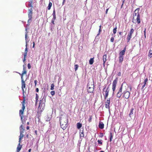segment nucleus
<instances>
[{
	"instance_id": "f257e3e1",
	"label": "nucleus",
	"mask_w": 152,
	"mask_h": 152,
	"mask_svg": "<svg viewBox=\"0 0 152 152\" xmlns=\"http://www.w3.org/2000/svg\"><path fill=\"white\" fill-rule=\"evenodd\" d=\"M60 121L61 128L64 130L66 128L67 125V118L65 115H62L60 117Z\"/></svg>"
},
{
	"instance_id": "f03ea898",
	"label": "nucleus",
	"mask_w": 152,
	"mask_h": 152,
	"mask_svg": "<svg viewBox=\"0 0 152 152\" xmlns=\"http://www.w3.org/2000/svg\"><path fill=\"white\" fill-rule=\"evenodd\" d=\"M132 87L127 85L124 86H123V97L126 99H128L130 95V93L129 90H131Z\"/></svg>"
},
{
	"instance_id": "7ed1b4c3",
	"label": "nucleus",
	"mask_w": 152,
	"mask_h": 152,
	"mask_svg": "<svg viewBox=\"0 0 152 152\" xmlns=\"http://www.w3.org/2000/svg\"><path fill=\"white\" fill-rule=\"evenodd\" d=\"M94 85L92 82L89 83L88 84L87 90L88 93H91L94 90Z\"/></svg>"
},
{
	"instance_id": "20e7f679",
	"label": "nucleus",
	"mask_w": 152,
	"mask_h": 152,
	"mask_svg": "<svg viewBox=\"0 0 152 152\" xmlns=\"http://www.w3.org/2000/svg\"><path fill=\"white\" fill-rule=\"evenodd\" d=\"M109 91V89L108 87H107V88H106L105 87L103 88V94L104 96L105 99H106L108 97Z\"/></svg>"
},
{
	"instance_id": "39448f33",
	"label": "nucleus",
	"mask_w": 152,
	"mask_h": 152,
	"mask_svg": "<svg viewBox=\"0 0 152 152\" xmlns=\"http://www.w3.org/2000/svg\"><path fill=\"white\" fill-rule=\"evenodd\" d=\"M25 102V101H24L23 103H22V109L21 110H20L19 111V114L20 115L21 117V120H22V122H23V121L22 120L23 118V112L24 110V109H25V106H24V103Z\"/></svg>"
},
{
	"instance_id": "423d86ee",
	"label": "nucleus",
	"mask_w": 152,
	"mask_h": 152,
	"mask_svg": "<svg viewBox=\"0 0 152 152\" xmlns=\"http://www.w3.org/2000/svg\"><path fill=\"white\" fill-rule=\"evenodd\" d=\"M132 22L134 23H137L139 24L140 22V16L135 17H133L132 19Z\"/></svg>"
},
{
	"instance_id": "0eeeda50",
	"label": "nucleus",
	"mask_w": 152,
	"mask_h": 152,
	"mask_svg": "<svg viewBox=\"0 0 152 152\" xmlns=\"http://www.w3.org/2000/svg\"><path fill=\"white\" fill-rule=\"evenodd\" d=\"M117 82V79H115L113 82L112 85V90L114 92L115 89V88Z\"/></svg>"
},
{
	"instance_id": "6e6552de",
	"label": "nucleus",
	"mask_w": 152,
	"mask_h": 152,
	"mask_svg": "<svg viewBox=\"0 0 152 152\" xmlns=\"http://www.w3.org/2000/svg\"><path fill=\"white\" fill-rule=\"evenodd\" d=\"M139 9H137L135 10L133 14V18L135 17L139 16H140L139 13Z\"/></svg>"
},
{
	"instance_id": "1a4fd4ad",
	"label": "nucleus",
	"mask_w": 152,
	"mask_h": 152,
	"mask_svg": "<svg viewBox=\"0 0 152 152\" xmlns=\"http://www.w3.org/2000/svg\"><path fill=\"white\" fill-rule=\"evenodd\" d=\"M25 40H26V47H27V43L28 42L29 39V37L27 36V32L26 31L25 32Z\"/></svg>"
},
{
	"instance_id": "9d476101",
	"label": "nucleus",
	"mask_w": 152,
	"mask_h": 152,
	"mask_svg": "<svg viewBox=\"0 0 152 152\" xmlns=\"http://www.w3.org/2000/svg\"><path fill=\"white\" fill-rule=\"evenodd\" d=\"M123 91V86H122L120 88V90H119L118 92V94L117 95V96L118 98L120 97L122 94V92Z\"/></svg>"
},
{
	"instance_id": "9b49d317",
	"label": "nucleus",
	"mask_w": 152,
	"mask_h": 152,
	"mask_svg": "<svg viewBox=\"0 0 152 152\" xmlns=\"http://www.w3.org/2000/svg\"><path fill=\"white\" fill-rule=\"evenodd\" d=\"M32 9H31L30 10H29V13L28 15L29 19L28 20V22L29 21L31 20V15L32 14Z\"/></svg>"
},
{
	"instance_id": "f8f14e48",
	"label": "nucleus",
	"mask_w": 152,
	"mask_h": 152,
	"mask_svg": "<svg viewBox=\"0 0 152 152\" xmlns=\"http://www.w3.org/2000/svg\"><path fill=\"white\" fill-rule=\"evenodd\" d=\"M110 99H107L105 102V107L106 108H109V105H110Z\"/></svg>"
},
{
	"instance_id": "ddd939ff",
	"label": "nucleus",
	"mask_w": 152,
	"mask_h": 152,
	"mask_svg": "<svg viewBox=\"0 0 152 152\" xmlns=\"http://www.w3.org/2000/svg\"><path fill=\"white\" fill-rule=\"evenodd\" d=\"M22 79V88L23 91H24V88H25V84L24 81L22 77H21Z\"/></svg>"
},
{
	"instance_id": "4468645a",
	"label": "nucleus",
	"mask_w": 152,
	"mask_h": 152,
	"mask_svg": "<svg viewBox=\"0 0 152 152\" xmlns=\"http://www.w3.org/2000/svg\"><path fill=\"white\" fill-rule=\"evenodd\" d=\"M126 51V48H125L124 50L121 51L119 53V56H122L124 55Z\"/></svg>"
},
{
	"instance_id": "2eb2a0df",
	"label": "nucleus",
	"mask_w": 152,
	"mask_h": 152,
	"mask_svg": "<svg viewBox=\"0 0 152 152\" xmlns=\"http://www.w3.org/2000/svg\"><path fill=\"white\" fill-rule=\"evenodd\" d=\"M20 142H19V143H18V145L17 148V151L16 152H19L21 148L22 145H20Z\"/></svg>"
},
{
	"instance_id": "dca6fc26",
	"label": "nucleus",
	"mask_w": 152,
	"mask_h": 152,
	"mask_svg": "<svg viewBox=\"0 0 152 152\" xmlns=\"http://www.w3.org/2000/svg\"><path fill=\"white\" fill-rule=\"evenodd\" d=\"M23 137V134L22 132L21 131V128L20 129V135L19 139V142H20L21 140Z\"/></svg>"
},
{
	"instance_id": "f3484780",
	"label": "nucleus",
	"mask_w": 152,
	"mask_h": 152,
	"mask_svg": "<svg viewBox=\"0 0 152 152\" xmlns=\"http://www.w3.org/2000/svg\"><path fill=\"white\" fill-rule=\"evenodd\" d=\"M107 55L106 54H105L104 55H103V65L104 66V64L107 60Z\"/></svg>"
},
{
	"instance_id": "a211bd4d",
	"label": "nucleus",
	"mask_w": 152,
	"mask_h": 152,
	"mask_svg": "<svg viewBox=\"0 0 152 152\" xmlns=\"http://www.w3.org/2000/svg\"><path fill=\"white\" fill-rule=\"evenodd\" d=\"M26 73V68L23 65V73L21 74V77H23V75H24Z\"/></svg>"
},
{
	"instance_id": "6ab92c4d",
	"label": "nucleus",
	"mask_w": 152,
	"mask_h": 152,
	"mask_svg": "<svg viewBox=\"0 0 152 152\" xmlns=\"http://www.w3.org/2000/svg\"><path fill=\"white\" fill-rule=\"evenodd\" d=\"M148 56L150 58L152 57V50H149Z\"/></svg>"
},
{
	"instance_id": "aec40b11",
	"label": "nucleus",
	"mask_w": 152,
	"mask_h": 152,
	"mask_svg": "<svg viewBox=\"0 0 152 152\" xmlns=\"http://www.w3.org/2000/svg\"><path fill=\"white\" fill-rule=\"evenodd\" d=\"M80 131V137L81 138H83L84 137V133L83 131H82V132H81V130Z\"/></svg>"
},
{
	"instance_id": "412c9836",
	"label": "nucleus",
	"mask_w": 152,
	"mask_h": 152,
	"mask_svg": "<svg viewBox=\"0 0 152 152\" xmlns=\"http://www.w3.org/2000/svg\"><path fill=\"white\" fill-rule=\"evenodd\" d=\"M99 127L101 129H102L104 127V124L100 122L99 124Z\"/></svg>"
},
{
	"instance_id": "4be33fe9",
	"label": "nucleus",
	"mask_w": 152,
	"mask_h": 152,
	"mask_svg": "<svg viewBox=\"0 0 152 152\" xmlns=\"http://www.w3.org/2000/svg\"><path fill=\"white\" fill-rule=\"evenodd\" d=\"M82 124L79 123H78L77 124V127L78 129H80L82 127Z\"/></svg>"
},
{
	"instance_id": "5701e85b",
	"label": "nucleus",
	"mask_w": 152,
	"mask_h": 152,
	"mask_svg": "<svg viewBox=\"0 0 152 152\" xmlns=\"http://www.w3.org/2000/svg\"><path fill=\"white\" fill-rule=\"evenodd\" d=\"M123 56H119V61L120 63H122L123 60Z\"/></svg>"
},
{
	"instance_id": "b1692460",
	"label": "nucleus",
	"mask_w": 152,
	"mask_h": 152,
	"mask_svg": "<svg viewBox=\"0 0 152 152\" xmlns=\"http://www.w3.org/2000/svg\"><path fill=\"white\" fill-rule=\"evenodd\" d=\"M94 58H91L89 61V63L91 65L92 64L94 63Z\"/></svg>"
},
{
	"instance_id": "393cba45",
	"label": "nucleus",
	"mask_w": 152,
	"mask_h": 152,
	"mask_svg": "<svg viewBox=\"0 0 152 152\" xmlns=\"http://www.w3.org/2000/svg\"><path fill=\"white\" fill-rule=\"evenodd\" d=\"M27 46L26 47V48L25 50L24 53V56H26L27 54Z\"/></svg>"
},
{
	"instance_id": "a878e982",
	"label": "nucleus",
	"mask_w": 152,
	"mask_h": 152,
	"mask_svg": "<svg viewBox=\"0 0 152 152\" xmlns=\"http://www.w3.org/2000/svg\"><path fill=\"white\" fill-rule=\"evenodd\" d=\"M133 110H134V109L132 108L130 110V113L129 115V116H130V117H131V115H132L133 114Z\"/></svg>"
},
{
	"instance_id": "bb28decb",
	"label": "nucleus",
	"mask_w": 152,
	"mask_h": 152,
	"mask_svg": "<svg viewBox=\"0 0 152 152\" xmlns=\"http://www.w3.org/2000/svg\"><path fill=\"white\" fill-rule=\"evenodd\" d=\"M52 3L50 2L48 6L47 7V8L48 9V10H50V9L51 7L52 6Z\"/></svg>"
},
{
	"instance_id": "cd10ccee",
	"label": "nucleus",
	"mask_w": 152,
	"mask_h": 152,
	"mask_svg": "<svg viewBox=\"0 0 152 152\" xmlns=\"http://www.w3.org/2000/svg\"><path fill=\"white\" fill-rule=\"evenodd\" d=\"M134 31V30L133 28H132L131 29V30L130 31V33L128 34L129 35H130L132 36V34L133 32Z\"/></svg>"
},
{
	"instance_id": "c85d7f7f",
	"label": "nucleus",
	"mask_w": 152,
	"mask_h": 152,
	"mask_svg": "<svg viewBox=\"0 0 152 152\" xmlns=\"http://www.w3.org/2000/svg\"><path fill=\"white\" fill-rule=\"evenodd\" d=\"M117 29V26H116L113 29V33L114 34H115L116 32Z\"/></svg>"
},
{
	"instance_id": "c756f323",
	"label": "nucleus",
	"mask_w": 152,
	"mask_h": 152,
	"mask_svg": "<svg viewBox=\"0 0 152 152\" xmlns=\"http://www.w3.org/2000/svg\"><path fill=\"white\" fill-rule=\"evenodd\" d=\"M132 37V36L128 34V37H127V39L128 40V42H129L130 39Z\"/></svg>"
},
{
	"instance_id": "7c9ffc66",
	"label": "nucleus",
	"mask_w": 152,
	"mask_h": 152,
	"mask_svg": "<svg viewBox=\"0 0 152 152\" xmlns=\"http://www.w3.org/2000/svg\"><path fill=\"white\" fill-rule=\"evenodd\" d=\"M51 117L50 116L49 117L48 116H47L46 118V120L47 121H49L50 120Z\"/></svg>"
},
{
	"instance_id": "2f4dec72",
	"label": "nucleus",
	"mask_w": 152,
	"mask_h": 152,
	"mask_svg": "<svg viewBox=\"0 0 152 152\" xmlns=\"http://www.w3.org/2000/svg\"><path fill=\"white\" fill-rule=\"evenodd\" d=\"M54 85L53 84H52L51 85L50 89L51 90H53L54 89Z\"/></svg>"
},
{
	"instance_id": "473e14b6",
	"label": "nucleus",
	"mask_w": 152,
	"mask_h": 152,
	"mask_svg": "<svg viewBox=\"0 0 152 152\" xmlns=\"http://www.w3.org/2000/svg\"><path fill=\"white\" fill-rule=\"evenodd\" d=\"M78 67V66L77 65L75 64V71L77 70Z\"/></svg>"
},
{
	"instance_id": "72a5a7b5",
	"label": "nucleus",
	"mask_w": 152,
	"mask_h": 152,
	"mask_svg": "<svg viewBox=\"0 0 152 152\" xmlns=\"http://www.w3.org/2000/svg\"><path fill=\"white\" fill-rule=\"evenodd\" d=\"M53 17L54 18H56V15L55 14V10H54L53 11Z\"/></svg>"
},
{
	"instance_id": "f704fd0d",
	"label": "nucleus",
	"mask_w": 152,
	"mask_h": 152,
	"mask_svg": "<svg viewBox=\"0 0 152 152\" xmlns=\"http://www.w3.org/2000/svg\"><path fill=\"white\" fill-rule=\"evenodd\" d=\"M23 125H21V126H20V129L21 127V131L22 132V133H23V130H24V129H23Z\"/></svg>"
},
{
	"instance_id": "c9c22d12",
	"label": "nucleus",
	"mask_w": 152,
	"mask_h": 152,
	"mask_svg": "<svg viewBox=\"0 0 152 152\" xmlns=\"http://www.w3.org/2000/svg\"><path fill=\"white\" fill-rule=\"evenodd\" d=\"M56 18H54V17H53L52 20V23H53V24H54V21H55V20L56 19Z\"/></svg>"
},
{
	"instance_id": "e433bc0d",
	"label": "nucleus",
	"mask_w": 152,
	"mask_h": 152,
	"mask_svg": "<svg viewBox=\"0 0 152 152\" xmlns=\"http://www.w3.org/2000/svg\"><path fill=\"white\" fill-rule=\"evenodd\" d=\"M50 94L52 95L53 96L55 94V92L54 91H52L51 92Z\"/></svg>"
},
{
	"instance_id": "4c0bfd02",
	"label": "nucleus",
	"mask_w": 152,
	"mask_h": 152,
	"mask_svg": "<svg viewBox=\"0 0 152 152\" xmlns=\"http://www.w3.org/2000/svg\"><path fill=\"white\" fill-rule=\"evenodd\" d=\"M97 142H98L99 144H102V140H98L97 141Z\"/></svg>"
},
{
	"instance_id": "58836bf2",
	"label": "nucleus",
	"mask_w": 152,
	"mask_h": 152,
	"mask_svg": "<svg viewBox=\"0 0 152 152\" xmlns=\"http://www.w3.org/2000/svg\"><path fill=\"white\" fill-rule=\"evenodd\" d=\"M148 80L147 79H145V80L144 81V84H145V85L146 84V83L147 82V81H148Z\"/></svg>"
},
{
	"instance_id": "ea45409f",
	"label": "nucleus",
	"mask_w": 152,
	"mask_h": 152,
	"mask_svg": "<svg viewBox=\"0 0 152 152\" xmlns=\"http://www.w3.org/2000/svg\"><path fill=\"white\" fill-rule=\"evenodd\" d=\"M101 26H99L100 28H99V33L98 34H97V36L99 35V34L100 32L101 31Z\"/></svg>"
},
{
	"instance_id": "a19ab883",
	"label": "nucleus",
	"mask_w": 152,
	"mask_h": 152,
	"mask_svg": "<svg viewBox=\"0 0 152 152\" xmlns=\"http://www.w3.org/2000/svg\"><path fill=\"white\" fill-rule=\"evenodd\" d=\"M28 69H30L31 68V65L30 64H28Z\"/></svg>"
},
{
	"instance_id": "79ce46f5",
	"label": "nucleus",
	"mask_w": 152,
	"mask_h": 152,
	"mask_svg": "<svg viewBox=\"0 0 152 152\" xmlns=\"http://www.w3.org/2000/svg\"><path fill=\"white\" fill-rule=\"evenodd\" d=\"M114 38L113 37H112L110 39V41L112 42H113Z\"/></svg>"
},
{
	"instance_id": "37998d69",
	"label": "nucleus",
	"mask_w": 152,
	"mask_h": 152,
	"mask_svg": "<svg viewBox=\"0 0 152 152\" xmlns=\"http://www.w3.org/2000/svg\"><path fill=\"white\" fill-rule=\"evenodd\" d=\"M110 134H111V136H110V141H112V138H113V136L112 135V134L111 133H110Z\"/></svg>"
},
{
	"instance_id": "c03bdc74",
	"label": "nucleus",
	"mask_w": 152,
	"mask_h": 152,
	"mask_svg": "<svg viewBox=\"0 0 152 152\" xmlns=\"http://www.w3.org/2000/svg\"><path fill=\"white\" fill-rule=\"evenodd\" d=\"M92 118L91 116L90 117V118L88 119V121L89 122H91V121Z\"/></svg>"
},
{
	"instance_id": "a18cd8bd",
	"label": "nucleus",
	"mask_w": 152,
	"mask_h": 152,
	"mask_svg": "<svg viewBox=\"0 0 152 152\" xmlns=\"http://www.w3.org/2000/svg\"><path fill=\"white\" fill-rule=\"evenodd\" d=\"M26 56H24V58H23V62H24V61H25L26 60Z\"/></svg>"
},
{
	"instance_id": "49530a36",
	"label": "nucleus",
	"mask_w": 152,
	"mask_h": 152,
	"mask_svg": "<svg viewBox=\"0 0 152 152\" xmlns=\"http://www.w3.org/2000/svg\"><path fill=\"white\" fill-rule=\"evenodd\" d=\"M34 83L35 84V86H36V85L37 83V81L36 80H35L34 81Z\"/></svg>"
},
{
	"instance_id": "de8ad7c7",
	"label": "nucleus",
	"mask_w": 152,
	"mask_h": 152,
	"mask_svg": "<svg viewBox=\"0 0 152 152\" xmlns=\"http://www.w3.org/2000/svg\"><path fill=\"white\" fill-rule=\"evenodd\" d=\"M38 95L37 94H36V99L37 100L38 99Z\"/></svg>"
},
{
	"instance_id": "09e8293b",
	"label": "nucleus",
	"mask_w": 152,
	"mask_h": 152,
	"mask_svg": "<svg viewBox=\"0 0 152 152\" xmlns=\"http://www.w3.org/2000/svg\"><path fill=\"white\" fill-rule=\"evenodd\" d=\"M104 136V135H103V133H101V134H100V137H102L103 136Z\"/></svg>"
},
{
	"instance_id": "8fccbe9b",
	"label": "nucleus",
	"mask_w": 152,
	"mask_h": 152,
	"mask_svg": "<svg viewBox=\"0 0 152 152\" xmlns=\"http://www.w3.org/2000/svg\"><path fill=\"white\" fill-rule=\"evenodd\" d=\"M145 31H146V28L145 29V31H144V35H145V37H146V36H145Z\"/></svg>"
},
{
	"instance_id": "3c124183",
	"label": "nucleus",
	"mask_w": 152,
	"mask_h": 152,
	"mask_svg": "<svg viewBox=\"0 0 152 152\" xmlns=\"http://www.w3.org/2000/svg\"><path fill=\"white\" fill-rule=\"evenodd\" d=\"M36 91L37 92H38L39 91V89L38 88H37L36 89Z\"/></svg>"
},
{
	"instance_id": "603ef678",
	"label": "nucleus",
	"mask_w": 152,
	"mask_h": 152,
	"mask_svg": "<svg viewBox=\"0 0 152 152\" xmlns=\"http://www.w3.org/2000/svg\"><path fill=\"white\" fill-rule=\"evenodd\" d=\"M108 9H106V14H107V12H108Z\"/></svg>"
},
{
	"instance_id": "864d4df0",
	"label": "nucleus",
	"mask_w": 152,
	"mask_h": 152,
	"mask_svg": "<svg viewBox=\"0 0 152 152\" xmlns=\"http://www.w3.org/2000/svg\"><path fill=\"white\" fill-rule=\"evenodd\" d=\"M145 84H144V85L142 86V88H144L145 87Z\"/></svg>"
},
{
	"instance_id": "5fc2aeb1",
	"label": "nucleus",
	"mask_w": 152,
	"mask_h": 152,
	"mask_svg": "<svg viewBox=\"0 0 152 152\" xmlns=\"http://www.w3.org/2000/svg\"><path fill=\"white\" fill-rule=\"evenodd\" d=\"M31 149H29V150H28V151L29 152H31Z\"/></svg>"
},
{
	"instance_id": "6e6d98bb",
	"label": "nucleus",
	"mask_w": 152,
	"mask_h": 152,
	"mask_svg": "<svg viewBox=\"0 0 152 152\" xmlns=\"http://www.w3.org/2000/svg\"><path fill=\"white\" fill-rule=\"evenodd\" d=\"M34 44H34V42H33V48H34Z\"/></svg>"
},
{
	"instance_id": "4d7b16f0",
	"label": "nucleus",
	"mask_w": 152,
	"mask_h": 152,
	"mask_svg": "<svg viewBox=\"0 0 152 152\" xmlns=\"http://www.w3.org/2000/svg\"><path fill=\"white\" fill-rule=\"evenodd\" d=\"M26 129H29V126H27V127H26Z\"/></svg>"
},
{
	"instance_id": "13d9d810",
	"label": "nucleus",
	"mask_w": 152,
	"mask_h": 152,
	"mask_svg": "<svg viewBox=\"0 0 152 152\" xmlns=\"http://www.w3.org/2000/svg\"><path fill=\"white\" fill-rule=\"evenodd\" d=\"M65 1V0H63V4H64V3Z\"/></svg>"
},
{
	"instance_id": "bf43d9fd",
	"label": "nucleus",
	"mask_w": 152,
	"mask_h": 152,
	"mask_svg": "<svg viewBox=\"0 0 152 152\" xmlns=\"http://www.w3.org/2000/svg\"><path fill=\"white\" fill-rule=\"evenodd\" d=\"M119 34L121 35V32H119Z\"/></svg>"
},
{
	"instance_id": "052dcab7",
	"label": "nucleus",
	"mask_w": 152,
	"mask_h": 152,
	"mask_svg": "<svg viewBox=\"0 0 152 152\" xmlns=\"http://www.w3.org/2000/svg\"><path fill=\"white\" fill-rule=\"evenodd\" d=\"M27 124H28H28H29V122H28L27 123Z\"/></svg>"
},
{
	"instance_id": "680f3d73",
	"label": "nucleus",
	"mask_w": 152,
	"mask_h": 152,
	"mask_svg": "<svg viewBox=\"0 0 152 152\" xmlns=\"http://www.w3.org/2000/svg\"><path fill=\"white\" fill-rule=\"evenodd\" d=\"M100 152H104V151H101Z\"/></svg>"
},
{
	"instance_id": "e2e57ef3",
	"label": "nucleus",
	"mask_w": 152,
	"mask_h": 152,
	"mask_svg": "<svg viewBox=\"0 0 152 152\" xmlns=\"http://www.w3.org/2000/svg\"><path fill=\"white\" fill-rule=\"evenodd\" d=\"M120 75V74H118V75Z\"/></svg>"
},
{
	"instance_id": "0e129e2a",
	"label": "nucleus",
	"mask_w": 152,
	"mask_h": 152,
	"mask_svg": "<svg viewBox=\"0 0 152 152\" xmlns=\"http://www.w3.org/2000/svg\"><path fill=\"white\" fill-rule=\"evenodd\" d=\"M120 75V74H118V75Z\"/></svg>"
},
{
	"instance_id": "69168bd1",
	"label": "nucleus",
	"mask_w": 152,
	"mask_h": 152,
	"mask_svg": "<svg viewBox=\"0 0 152 152\" xmlns=\"http://www.w3.org/2000/svg\"><path fill=\"white\" fill-rule=\"evenodd\" d=\"M26 31L27 30V28H26Z\"/></svg>"
}]
</instances>
